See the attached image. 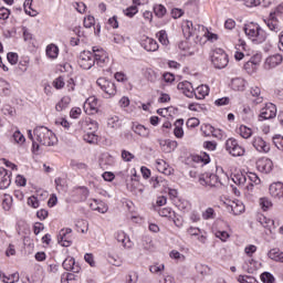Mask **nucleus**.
<instances>
[{
	"label": "nucleus",
	"mask_w": 283,
	"mask_h": 283,
	"mask_svg": "<svg viewBox=\"0 0 283 283\" xmlns=\"http://www.w3.org/2000/svg\"><path fill=\"white\" fill-rule=\"evenodd\" d=\"M46 56L49 59H57L59 57V46L54 44H50L46 46Z\"/></svg>",
	"instance_id": "obj_39"
},
{
	"label": "nucleus",
	"mask_w": 283,
	"mask_h": 283,
	"mask_svg": "<svg viewBox=\"0 0 283 283\" xmlns=\"http://www.w3.org/2000/svg\"><path fill=\"white\" fill-rule=\"evenodd\" d=\"M265 25L271 30V32H280V21L275 18V12L270 13L268 20H265Z\"/></svg>",
	"instance_id": "obj_19"
},
{
	"label": "nucleus",
	"mask_w": 283,
	"mask_h": 283,
	"mask_svg": "<svg viewBox=\"0 0 283 283\" xmlns=\"http://www.w3.org/2000/svg\"><path fill=\"white\" fill-rule=\"evenodd\" d=\"M259 203L263 211H269L273 207V202L266 197L261 198Z\"/></svg>",
	"instance_id": "obj_43"
},
{
	"label": "nucleus",
	"mask_w": 283,
	"mask_h": 283,
	"mask_svg": "<svg viewBox=\"0 0 283 283\" xmlns=\"http://www.w3.org/2000/svg\"><path fill=\"white\" fill-rule=\"evenodd\" d=\"M107 125H108V127H112L113 129H118V127H120V119L118 118V116H113V117L108 118Z\"/></svg>",
	"instance_id": "obj_47"
},
{
	"label": "nucleus",
	"mask_w": 283,
	"mask_h": 283,
	"mask_svg": "<svg viewBox=\"0 0 283 283\" xmlns=\"http://www.w3.org/2000/svg\"><path fill=\"white\" fill-rule=\"evenodd\" d=\"M142 46L147 52H158V48H159L158 42L151 38H146L145 40H143Z\"/></svg>",
	"instance_id": "obj_24"
},
{
	"label": "nucleus",
	"mask_w": 283,
	"mask_h": 283,
	"mask_svg": "<svg viewBox=\"0 0 283 283\" xmlns=\"http://www.w3.org/2000/svg\"><path fill=\"white\" fill-rule=\"evenodd\" d=\"M250 94L254 97L253 103H255V105H260L261 103H263L264 97L260 96V94H262L260 87L252 86L250 88Z\"/></svg>",
	"instance_id": "obj_32"
},
{
	"label": "nucleus",
	"mask_w": 283,
	"mask_h": 283,
	"mask_svg": "<svg viewBox=\"0 0 283 283\" xmlns=\"http://www.w3.org/2000/svg\"><path fill=\"white\" fill-rule=\"evenodd\" d=\"M86 114H96L98 112V99L96 97H88L84 103Z\"/></svg>",
	"instance_id": "obj_12"
},
{
	"label": "nucleus",
	"mask_w": 283,
	"mask_h": 283,
	"mask_svg": "<svg viewBox=\"0 0 283 283\" xmlns=\"http://www.w3.org/2000/svg\"><path fill=\"white\" fill-rule=\"evenodd\" d=\"M10 83L8 81L0 78V94H3L4 96H8L10 94Z\"/></svg>",
	"instance_id": "obj_41"
},
{
	"label": "nucleus",
	"mask_w": 283,
	"mask_h": 283,
	"mask_svg": "<svg viewBox=\"0 0 283 283\" xmlns=\"http://www.w3.org/2000/svg\"><path fill=\"white\" fill-rule=\"evenodd\" d=\"M259 222L268 229L270 233H273V229H276L275 221L271 218L264 217V214L259 216Z\"/></svg>",
	"instance_id": "obj_20"
},
{
	"label": "nucleus",
	"mask_w": 283,
	"mask_h": 283,
	"mask_svg": "<svg viewBox=\"0 0 283 283\" xmlns=\"http://www.w3.org/2000/svg\"><path fill=\"white\" fill-rule=\"evenodd\" d=\"M27 203L29 207H32V209H39L40 207L39 198H36V196L29 197Z\"/></svg>",
	"instance_id": "obj_53"
},
{
	"label": "nucleus",
	"mask_w": 283,
	"mask_h": 283,
	"mask_svg": "<svg viewBox=\"0 0 283 283\" xmlns=\"http://www.w3.org/2000/svg\"><path fill=\"white\" fill-rule=\"evenodd\" d=\"M238 282H240V283H259L258 280L251 275H239Z\"/></svg>",
	"instance_id": "obj_48"
},
{
	"label": "nucleus",
	"mask_w": 283,
	"mask_h": 283,
	"mask_svg": "<svg viewBox=\"0 0 283 283\" xmlns=\"http://www.w3.org/2000/svg\"><path fill=\"white\" fill-rule=\"evenodd\" d=\"M270 195L272 198H283V184L274 182L270 185Z\"/></svg>",
	"instance_id": "obj_27"
},
{
	"label": "nucleus",
	"mask_w": 283,
	"mask_h": 283,
	"mask_svg": "<svg viewBox=\"0 0 283 283\" xmlns=\"http://www.w3.org/2000/svg\"><path fill=\"white\" fill-rule=\"evenodd\" d=\"M159 145L161 149H164L167 154H170V151H175L177 149L178 142L171 139H159Z\"/></svg>",
	"instance_id": "obj_22"
},
{
	"label": "nucleus",
	"mask_w": 283,
	"mask_h": 283,
	"mask_svg": "<svg viewBox=\"0 0 283 283\" xmlns=\"http://www.w3.org/2000/svg\"><path fill=\"white\" fill-rule=\"evenodd\" d=\"M169 165H167L166 160L157 159L156 160V169L159 171V174H164L165 176H169L171 174V169L168 168Z\"/></svg>",
	"instance_id": "obj_28"
},
{
	"label": "nucleus",
	"mask_w": 283,
	"mask_h": 283,
	"mask_svg": "<svg viewBox=\"0 0 283 283\" xmlns=\"http://www.w3.org/2000/svg\"><path fill=\"white\" fill-rule=\"evenodd\" d=\"M86 126L88 127V129H93V132L85 133L83 138L85 143L93 145L94 143H96V140H98V136H96V134L94 133L98 129V124H96V122H86Z\"/></svg>",
	"instance_id": "obj_8"
},
{
	"label": "nucleus",
	"mask_w": 283,
	"mask_h": 283,
	"mask_svg": "<svg viewBox=\"0 0 283 283\" xmlns=\"http://www.w3.org/2000/svg\"><path fill=\"white\" fill-rule=\"evenodd\" d=\"M245 176L247 179L250 180V184L245 187V189H248V191H253V185H260L261 182L260 177H258L255 172H248Z\"/></svg>",
	"instance_id": "obj_29"
},
{
	"label": "nucleus",
	"mask_w": 283,
	"mask_h": 283,
	"mask_svg": "<svg viewBox=\"0 0 283 283\" xmlns=\"http://www.w3.org/2000/svg\"><path fill=\"white\" fill-rule=\"evenodd\" d=\"M226 149L230 154V156H234V157L243 156L245 153L244 147L238 144V140L233 138H229L226 142Z\"/></svg>",
	"instance_id": "obj_7"
},
{
	"label": "nucleus",
	"mask_w": 283,
	"mask_h": 283,
	"mask_svg": "<svg viewBox=\"0 0 283 283\" xmlns=\"http://www.w3.org/2000/svg\"><path fill=\"white\" fill-rule=\"evenodd\" d=\"M63 269L65 271H72L73 273H81V266L76 265V261L74 258L69 256L62 263Z\"/></svg>",
	"instance_id": "obj_16"
},
{
	"label": "nucleus",
	"mask_w": 283,
	"mask_h": 283,
	"mask_svg": "<svg viewBox=\"0 0 283 283\" xmlns=\"http://www.w3.org/2000/svg\"><path fill=\"white\" fill-rule=\"evenodd\" d=\"M150 273H163L165 271V264H155L149 268Z\"/></svg>",
	"instance_id": "obj_60"
},
{
	"label": "nucleus",
	"mask_w": 283,
	"mask_h": 283,
	"mask_svg": "<svg viewBox=\"0 0 283 283\" xmlns=\"http://www.w3.org/2000/svg\"><path fill=\"white\" fill-rule=\"evenodd\" d=\"M261 282L262 283H274L275 282V277L270 272H263L261 274Z\"/></svg>",
	"instance_id": "obj_49"
},
{
	"label": "nucleus",
	"mask_w": 283,
	"mask_h": 283,
	"mask_svg": "<svg viewBox=\"0 0 283 283\" xmlns=\"http://www.w3.org/2000/svg\"><path fill=\"white\" fill-rule=\"evenodd\" d=\"M71 99L69 96L62 97V99L55 105L56 112H63L70 105Z\"/></svg>",
	"instance_id": "obj_40"
},
{
	"label": "nucleus",
	"mask_w": 283,
	"mask_h": 283,
	"mask_svg": "<svg viewBox=\"0 0 283 283\" xmlns=\"http://www.w3.org/2000/svg\"><path fill=\"white\" fill-rule=\"evenodd\" d=\"M268 258L270 260H273L274 262H281L283 263V252L280 251V249L274 248L268 252Z\"/></svg>",
	"instance_id": "obj_30"
},
{
	"label": "nucleus",
	"mask_w": 283,
	"mask_h": 283,
	"mask_svg": "<svg viewBox=\"0 0 283 283\" xmlns=\"http://www.w3.org/2000/svg\"><path fill=\"white\" fill-rule=\"evenodd\" d=\"M200 185H206L208 187H218L220 185V178L217 175H207L206 178L199 179Z\"/></svg>",
	"instance_id": "obj_21"
},
{
	"label": "nucleus",
	"mask_w": 283,
	"mask_h": 283,
	"mask_svg": "<svg viewBox=\"0 0 283 283\" xmlns=\"http://www.w3.org/2000/svg\"><path fill=\"white\" fill-rule=\"evenodd\" d=\"M235 61H242L244 59V52H247V42L244 40H239V43L235 45Z\"/></svg>",
	"instance_id": "obj_25"
},
{
	"label": "nucleus",
	"mask_w": 283,
	"mask_h": 283,
	"mask_svg": "<svg viewBox=\"0 0 283 283\" xmlns=\"http://www.w3.org/2000/svg\"><path fill=\"white\" fill-rule=\"evenodd\" d=\"M277 116V106L273 103H266L264 107L260 109L259 120H271Z\"/></svg>",
	"instance_id": "obj_6"
},
{
	"label": "nucleus",
	"mask_w": 283,
	"mask_h": 283,
	"mask_svg": "<svg viewBox=\"0 0 283 283\" xmlns=\"http://www.w3.org/2000/svg\"><path fill=\"white\" fill-rule=\"evenodd\" d=\"M12 138L18 145H23V143H25V136H23V134H21L19 130L13 133Z\"/></svg>",
	"instance_id": "obj_50"
},
{
	"label": "nucleus",
	"mask_w": 283,
	"mask_h": 283,
	"mask_svg": "<svg viewBox=\"0 0 283 283\" xmlns=\"http://www.w3.org/2000/svg\"><path fill=\"white\" fill-rule=\"evenodd\" d=\"M151 180L154 189H158V187H165L167 185V181H165L163 177H156L155 179L153 177Z\"/></svg>",
	"instance_id": "obj_51"
},
{
	"label": "nucleus",
	"mask_w": 283,
	"mask_h": 283,
	"mask_svg": "<svg viewBox=\"0 0 283 283\" xmlns=\"http://www.w3.org/2000/svg\"><path fill=\"white\" fill-rule=\"evenodd\" d=\"M114 163H115L114 157L109 155V153L102 154L99 158V167L102 169H107L109 167H113Z\"/></svg>",
	"instance_id": "obj_23"
},
{
	"label": "nucleus",
	"mask_w": 283,
	"mask_h": 283,
	"mask_svg": "<svg viewBox=\"0 0 283 283\" xmlns=\"http://www.w3.org/2000/svg\"><path fill=\"white\" fill-rule=\"evenodd\" d=\"M195 96L198 101H202L205 97L209 96V87L205 84L198 86L195 91Z\"/></svg>",
	"instance_id": "obj_31"
},
{
	"label": "nucleus",
	"mask_w": 283,
	"mask_h": 283,
	"mask_svg": "<svg viewBox=\"0 0 283 283\" xmlns=\"http://www.w3.org/2000/svg\"><path fill=\"white\" fill-rule=\"evenodd\" d=\"M145 76L150 83H154L157 78L156 72L151 69L146 70Z\"/></svg>",
	"instance_id": "obj_61"
},
{
	"label": "nucleus",
	"mask_w": 283,
	"mask_h": 283,
	"mask_svg": "<svg viewBox=\"0 0 283 283\" xmlns=\"http://www.w3.org/2000/svg\"><path fill=\"white\" fill-rule=\"evenodd\" d=\"M211 62L217 70H224L229 65V55L222 49H214L211 54Z\"/></svg>",
	"instance_id": "obj_4"
},
{
	"label": "nucleus",
	"mask_w": 283,
	"mask_h": 283,
	"mask_svg": "<svg viewBox=\"0 0 283 283\" xmlns=\"http://www.w3.org/2000/svg\"><path fill=\"white\" fill-rule=\"evenodd\" d=\"M157 39L161 45H169V38H167V31L161 30L157 33Z\"/></svg>",
	"instance_id": "obj_45"
},
{
	"label": "nucleus",
	"mask_w": 283,
	"mask_h": 283,
	"mask_svg": "<svg viewBox=\"0 0 283 283\" xmlns=\"http://www.w3.org/2000/svg\"><path fill=\"white\" fill-rule=\"evenodd\" d=\"M70 233H72L71 228H64L60 231L57 235V242L61 244V247H70L72 244V241H70Z\"/></svg>",
	"instance_id": "obj_13"
},
{
	"label": "nucleus",
	"mask_w": 283,
	"mask_h": 283,
	"mask_svg": "<svg viewBox=\"0 0 283 283\" xmlns=\"http://www.w3.org/2000/svg\"><path fill=\"white\" fill-rule=\"evenodd\" d=\"M77 63L82 70H92L94 65L107 67L109 65V55L102 48L93 46L92 52L83 51L80 53Z\"/></svg>",
	"instance_id": "obj_1"
},
{
	"label": "nucleus",
	"mask_w": 283,
	"mask_h": 283,
	"mask_svg": "<svg viewBox=\"0 0 283 283\" xmlns=\"http://www.w3.org/2000/svg\"><path fill=\"white\" fill-rule=\"evenodd\" d=\"M273 144L276 148L283 150V137L281 135H275L273 137Z\"/></svg>",
	"instance_id": "obj_58"
},
{
	"label": "nucleus",
	"mask_w": 283,
	"mask_h": 283,
	"mask_svg": "<svg viewBox=\"0 0 283 283\" xmlns=\"http://www.w3.org/2000/svg\"><path fill=\"white\" fill-rule=\"evenodd\" d=\"M203 220H213L216 218V211L213 208H208L206 211L202 213Z\"/></svg>",
	"instance_id": "obj_54"
},
{
	"label": "nucleus",
	"mask_w": 283,
	"mask_h": 283,
	"mask_svg": "<svg viewBox=\"0 0 283 283\" xmlns=\"http://www.w3.org/2000/svg\"><path fill=\"white\" fill-rule=\"evenodd\" d=\"M244 271H247L248 273H253V271L255 270V261L253 259L249 260L248 262H245V264L243 265Z\"/></svg>",
	"instance_id": "obj_55"
},
{
	"label": "nucleus",
	"mask_w": 283,
	"mask_h": 283,
	"mask_svg": "<svg viewBox=\"0 0 283 283\" xmlns=\"http://www.w3.org/2000/svg\"><path fill=\"white\" fill-rule=\"evenodd\" d=\"M232 180L234 185H238L239 187H244V185H247V175L238 172L233 175Z\"/></svg>",
	"instance_id": "obj_38"
},
{
	"label": "nucleus",
	"mask_w": 283,
	"mask_h": 283,
	"mask_svg": "<svg viewBox=\"0 0 283 283\" xmlns=\"http://www.w3.org/2000/svg\"><path fill=\"white\" fill-rule=\"evenodd\" d=\"M0 174L3 176L0 180V189H8V187H10V184L12 182V180L10 179V175H8V170L6 168L0 170Z\"/></svg>",
	"instance_id": "obj_33"
},
{
	"label": "nucleus",
	"mask_w": 283,
	"mask_h": 283,
	"mask_svg": "<svg viewBox=\"0 0 283 283\" xmlns=\"http://www.w3.org/2000/svg\"><path fill=\"white\" fill-rule=\"evenodd\" d=\"M33 134L38 143L44 145V147H54V145H56V135L45 126L35 127Z\"/></svg>",
	"instance_id": "obj_3"
},
{
	"label": "nucleus",
	"mask_w": 283,
	"mask_h": 283,
	"mask_svg": "<svg viewBox=\"0 0 283 283\" xmlns=\"http://www.w3.org/2000/svg\"><path fill=\"white\" fill-rule=\"evenodd\" d=\"M239 134L242 136V138H251L253 135V130L247 126H240L239 127Z\"/></svg>",
	"instance_id": "obj_46"
},
{
	"label": "nucleus",
	"mask_w": 283,
	"mask_h": 283,
	"mask_svg": "<svg viewBox=\"0 0 283 283\" xmlns=\"http://www.w3.org/2000/svg\"><path fill=\"white\" fill-rule=\"evenodd\" d=\"M187 127H189L190 129H193V127H198V125H200V119L196 118V117H191L187 120L186 123Z\"/></svg>",
	"instance_id": "obj_59"
},
{
	"label": "nucleus",
	"mask_w": 283,
	"mask_h": 283,
	"mask_svg": "<svg viewBox=\"0 0 283 283\" xmlns=\"http://www.w3.org/2000/svg\"><path fill=\"white\" fill-rule=\"evenodd\" d=\"M256 168L261 174H271L273 171V161L269 158H261L256 161Z\"/></svg>",
	"instance_id": "obj_10"
},
{
	"label": "nucleus",
	"mask_w": 283,
	"mask_h": 283,
	"mask_svg": "<svg viewBox=\"0 0 283 283\" xmlns=\"http://www.w3.org/2000/svg\"><path fill=\"white\" fill-rule=\"evenodd\" d=\"M170 258L172 260H181V262H185V255L178 252L177 250H172L170 252Z\"/></svg>",
	"instance_id": "obj_62"
},
{
	"label": "nucleus",
	"mask_w": 283,
	"mask_h": 283,
	"mask_svg": "<svg viewBox=\"0 0 283 283\" xmlns=\"http://www.w3.org/2000/svg\"><path fill=\"white\" fill-rule=\"evenodd\" d=\"M245 35L255 43V45H260V43H264L268 39L266 31L260 27L258 23L250 22L243 28Z\"/></svg>",
	"instance_id": "obj_2"
},
{
	"label": "nucleus",
	"mask_w": 283,
	"mask_h": 283,
	"mask_svg": "<svg viewBox=\"0 0 283 283\" xmlns=\"http://www.w3.org/2000/svg\"><path fill=\"white\" fill-rule=\"evenodd\" d=\"M252 145L256 151L263 154H269V151H271V146H269V144H266V142L260 136L253 137Z\"/></svg>",
	"instance_id": "obj_9"
},
{
	"label": "nucleus",
	"mask_w": 283,
	"mask_h": 283,
	"mask_svg": "<svg viewBox=\"0 0 283 283\" xmlns=\"http://www.w3.org/2000/svg\"><path fill=\"white\" fill-rule=\"evenodd\" d=\"M73 8H75L76 11L80 12V14H83V12H85V10L87 9V7L83 2L73 3Z\"/></svg>",
	"instance_id": "obj_64"
},
{
	"label": "nucleus",
	"mask_w": 283,
	"mask_h": 283,
	"mask_svg": "<svg viewBox=\"0 0 283 283\" xmlns=\"http://www.w3.org/2000/svg\"><path fill=\"white\" fill-rule=\"evenodd\" d=\"M227 209L229 213H232V216H241V213H244V203L240 200L231 201L227 206Z\"/></svg>",
	"instance_id": "obj_11"
},
{
	"label": "nucleus",
	"mask_w": 283,
	"mask_h": 283,
	"mask_svg": "<svg viewBox=\"0 0 283 283\" xmlns=\"http://www.w3.org/2000/svg\"><path fill=\"white\" fill-rule=\"evenodd\" d=\"M98 87H101L102 92L106 94V98H112V96H116V84L114 82L99 77L96 81Z\"/></svg>",
	"instance_id": "obj_5"
},
{
	"label": "nucleus",
	"mask_w": 283,
	"mask_h": 283,
	"mask_svg": "<svg viewBox=\"0 0 283 283\" xmlns=\"http://www.w3.org/2000/svg\"><path fill=\"white\" fill-rule=\"evenodd\" d=\"M196 271L197 273H199L200 275H202V277H205V275H209V266L205 265V264H198L196 266Z\"/></svg>",
	"instance_id": "obj_52"
},
{
	"label": "nucleus",
	"mask_w": 283,
	"mask_h": 283,
	"mask_svg": "<svg viewBox=\"0 0 283 283\" xmlns=\"http://www.w3.org/2000/svg\"><path fill=\"white\" fill-rule=\"evenodd\" d=\"M24 12L25 14H29V17H36V10L32 9V0L24 1Z\"/></svg>",
	"instance_id": "obj_42"
},
{
	"label": "nucleus",
	"mask_w": 283,
	"mask_h": 283,
	"mask_svg": "<svg viewBox=\"0 0 283 283\" xmlns=\"http://www.w3.org/2000/svg\"><path fill=\"white\" fill-rule=\"evenodd\" d=\"M177 87L178 90H182L185 96H187L188 98H193V96H196V92H193V87L189 82H181L178 84Z\"/></svg>",
	"instance_id": "obj_26"
},
{
	"label": "nucleus",
	"mask_w": 283,
	"mask_h": 283,
	"mask_svg": "<svg viewBox=\"0 0 283 283\" xmlns=\"http://www.w3.org/2000/svg\"><path fill=\"white\" fill-rule=\"evenodd\" d=\"M182 32L186 39H189L191 36H196L198 34V29L193 28V22L186 20L182 23Z\"/></svg>",
	"instance_id": "obj_17"
},
{
	"label": "nucleus",
	"mask_w": 283,
	"mask_h": 283,
	"mask_svg": "<svg viewBox=\"0 0 283 283\" xmlns=\"http://www.w3.org/2000/svg\"><path fill=\"white\" fill-rule=\"evenodd\" d=\"M154 12H155L156 17H158L159 19H163V17H165V14H167V8H165V6H163V4H156L154 7Z\"/></svg>",
	"instance_id": "obj_44"
},
{
	"label": "nucleus",
	"mask_w": 283,
	"mask_h": 283,
	"mask_svg": "<svg viewBox=\"0 0 283 283\" xmlns=\"http://www.w3.org/2000/svg\"><path fill=\"white\" fill-rule=\"evenodd\" d=\"M115 238L117 242L122 243V247H124V249H132L134 247L132 239H129V237H127L124 231L116 232Z\"/></svg>",
	"instance_id": "obj_15"
},
{
	"label": "nucleus",
	"mask_w": 283,
	"mask_h": 283,
	"mask_svg": "<svg viewBox=\"0 0 283 283\" xmlns=\"http://www.w3.org/2000/svg\"><path fill=\"white\" fill-rule=\"evenodd\" d=\"M283 61V57L281 54H274L269 57H266L264 67L265 70H273L274 67H277V65H281Z\"/></svg>",
	"instance_id": "obj_14"
},
{
	"label": "nucleus",
	"mask_w": 283,
	"mask_h": 283,
	"mask_svg": "<svg viewBox=\"0 0 283 283\" xmlns=\"http://www.w3.org/2000/svg\"><path fill=\"white\" fill-rule=\"evenodd\" d=\"M230 87L234 92H244L247 90V81L242 77H234L231 80Z\"/></svg>",
	"instance_id": "obj_18"
},
{
	"label": "nucleus",
	"mask_w": 283,
	"mask_h": 283,
	"mask_svg": "<svg viewBox=\"0 0 283 283\" xmlns=\"http://www.w3.org/2000/svg\"><path fill=\"white\" fill-rule=\"evenodd\" d=\"M182 125H185V119H177L175 122L174 135L176 136V138H182V136H185Z\"/></svg>",
	"instance_id": "obj_34"
},
{
	"label": "nucleus",
	"mask_w": 283,
	"mask_h": 283,
	"mask_svg": "<svg viewBox=\"0 0 283 283\" xmlns=\"http://www.w3.org/2000/svg\"><path fill=\"white\" fill-rule=\"evenodd\" d=\"M133 132L142 138H149V128L145 127L144 125H136L133 127Z\"/></svg>",
	"instance_id": "obj_36"
},
{
	"label": "nucleus",
	"mask_w": 283,
	"mask_h": 283,
	"mask_svg": "<svg viewBox=\"0 0 283 283\" xmlns=\"http://www.w3.org/2000/svg\"><path fill=\"white\" fill-rule=\"evenodd\" d=\"M0 277H1L3 283L19 282V272H15V273L10 274V275H6V273L0 272Z\"/></svg>",
	"instance_id": "obj_37"
},
{
	"label": "nucleus",
	"mask_w": 283,
	"mask_h": 283,
	"mask_svg": "<svg viewBox=\"0 0 283 283\" xmlns=\"http://www.w3.org/2000/svg\"><path fill=\"white\" fill-rule=\"evenodd\" d=\"M53 86L55 90H62V87H65V80L63 76H60L53 81Z\"/></svg>",
	"instance_id": "obj_57"
},
{
	"label": "nucleus",
	"mask_w": 283,
	"mask_h": 283,
	"mask_svg": "<svg viewBox=\"0 0 283 283\" xmlns=\"http://www.w3.org/2000/svg\"><path fill=\"white\" fill-rule=\"evenodd\" d=\"M124 14H125L126 17H129V18L134 17L135 14H138V7H136V6H130V7H128V8L124 11Z\"/></svg>",
	"instance_id": "obj_56"
},
{
	"label": "nucleus",
	"mask_w": 283,
	"mask_h": 283,
	"mask_svg": "<svg viewBox=\"0 0 283 283\" xmlns=\"http://www.w3.org/2000/svg\"><path fill=\"white\" fill-rule=\"evenodd\" d=\"M95 23H96V20L94 19V17L88 15L84 18V28H92V25H94Z\"/></svg>",
	"instance_id": "obj_63"
},
{
	"label": "nucleus",
	"mask_w": 283,
	"mask_h": 283,
	"mask_svg": "<svg viewBox=\"0 0 283 283\" xmlns=\"http://www.w3.org/2000/svg\"><path fill=\"white\" fill-rule=\"evenodd\" d=\"M12 202H13L12 196L4 193L2 196V202H1V207L3 211H10V209H12Z\"/></svg>",
	"instance_id": "obj_35"
}]
</instances>
